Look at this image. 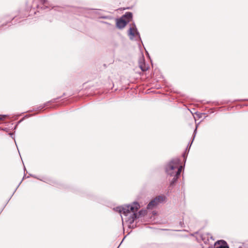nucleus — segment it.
I'll return each instance as SVG.
<instances>
[{"instance_id": "obj_7", "label": "nucleus", "mask_w": 248, "mask_h": 248, "mask_svg": "<svg viewBox=\"0 0 248 248\" xmlns=\"http://www.w3.org/2000/svg\"><path fill=\"white\" fill-rule=\"evenodd\" d=\"M124 17L127 18L128 20L129 21V19L132 18V14L131 13H130V12L126 13L124 15Z\"/></svg>"}, {"instance_id": "obj_4", "label": "nucleus", "mask_w": 248, "mask_h": 248, "mask_svg": "<svg viewBox=\"0 0 248 248\" xmlns=\"http://www.w3.org/2000/svg\"><path fill=\"white\" fill-rule=\"evenodd\" d=\"M128 35L129 36L130 39L131 40L133 39L134 37L136 36H137L140 39V33L138 31L135 24L132 25L128 31Z\"/></svg>"}, {"instance_id": "obj_3", "label": "nucleus", "mask_w": 248, "mask_h": 248, "mask_svg": "<svg viewBox=\"0 0 248 248\" xmlns=\"http://www.w3.org/2000/svg\"><path fill=\"white\" fill-rule=\"evenodd\" d=\"M165 199L164 196H158L155 199L151 201L147 205V208L148 209H152L154 207L157 205L159 203L163 202Z\"/></svg>"}, {"instance_id": "obj_6", "label": "nucleus", "mask_w": 248, "mask_h": 248, "mask_svg": "<svg viewBox=\"0 0 248 248\" xmlns=\"http://www.w3.org/2000/svg\"><path fill=\"white\" fill-rule=\"evenodd\" d=\"M139 66L140 68V69L142 71H146L148 70L149 69V65L147 64H146L145 62H140L139 63Z\"/></svg>"}, {"instance_id": "obj_11", "label": "nucleus", "mask_w": 248, "mask_h": 248, "mask_svg": "<svg viewBox=\"0 0 248 248\" xmlns=\"http://www.w3.org/2000/svg\"><path fill=\"white\" fill-rule=\"evenodd\" d=\"M196 131H197V127H196L194 131V133H193V135H194V137H193V139L194 138L195 136V135L196 134Z\"/></svg>"}, {"instance_id": "obj_2", "label": "nucleus", "mask_w": 248, "mask_h": 248, "mask_svg": "<svg viewBox=\"0 0 248 248\" xmlns=\"http://www.w3.org/2000/svg\"><path fill=\"white\" fill-rule=\"evenodd\" d=\"M180 160L178 158L171 160L166 167V172L168 175L173 176L170 181V185H173L177 180L183 167L180 165Z\"/></svg>"}, {"instance_id": "obj_9", "label": "nucleus", "mask_w": 248, "mask_h": 248, "mask_svg": "<svg viewBox=\"0 0 248 248\" xmlns=\"http://www.w3.org/2000/svg\"><path fill=\"white\" fill-rule=\"evenodd\" d=\"M39 0L41 2V3L44 5L43 8L45 9V8H47V6L46 5V3H47L46 0Z\"/></svg>"}, {"instance_id": "obj_8", "label": "nucleus", "mask_w": 248, "mask_h": 248, "mask_svg": "<svg viewBox=\"0 0 248 248\" xmlns=\"http://www.w3.org/2000/svg\"><path fill=\"white\" fill-rule=\"evenodd\" d=\"M222 242L224 243V244L217 247V248H229L227 243L224 241H222Z\"/></svg>"}, {"instance_id": "obj_1", "label": "nucleus", "mask_w": 248, "mask_h": 248, "mask_svg": "<svg viewBox=\"0 0 248 248\" xmlns=\"http://www.w3.org/2000/svg\"><path fill=\"white\" fill-rule=\"evenodd\" d=\"M140 206L137 202H134L132 205H125L122 207H117L115 210L122 214V220H125L129 224H132L137 217V211Z\"/></svg>"}, {"instance_id": "obj_10", "label": "nucleus", "mask_w": 248, "mask_h": 248, "mask_svg": "<svg viewBox=\"0 0 248 248\" xmlns=\"http://www.w3.org/2000/svg\"><path fill=\"white\" fill-rule=\"evenodd\" d=\"M5 115H0V120H2L5 117Z\"/></svg>"}, {"instance_id": "obj_5", "label": "nucleus", "mask_w": 248, "mask_h": 248, "mask_svg": "<svg viewBox=\"0 0 248 248\" xmlns=\"http://www.w3.org/2000/svg\"><path fill=\"white\" fill-rule=\"evenodd\" d=\"M129 21H125L122 18L117 20L116 25L118 28L119 29H123L124 28L126 25L127 24V22H128Z\"/></svg>"}]
</instances>
